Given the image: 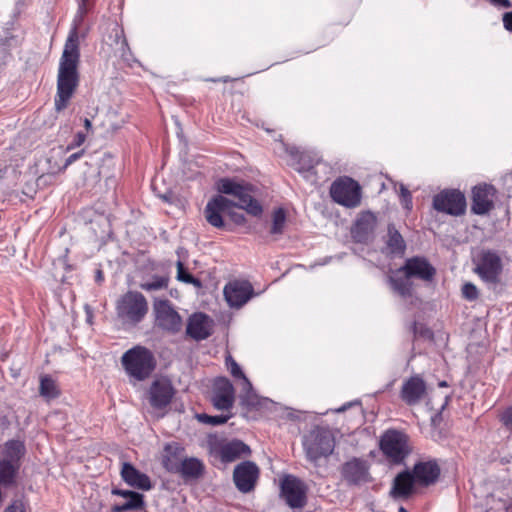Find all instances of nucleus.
<instances>
[{
    "label": "nucleus",
    "mask_w": 512,
    "mask_h": 512,
    "mask_svg": "<svg viewBox=\"0 0 512 512\" xmlns=\"http://www.w3.org/2000/svg\"><path fill=\"white\" fill-rule=\"evenodd\" d=\"M217 190L221 194L235 197L237 202L223 195H216L211 198L204 209L205 218L211 226L223 228L225 223L222 215L230 214L233 207L243 209L253 216L262 214V206L253 196L252 185L231 178H221L217 181Z\"/></svg>",
    "instance_id": "f257e3e1"
},
{
    "label": "nucleus",
    "mask_w": 512,
    "mask_h": 512,
    "mask_svg": "<svg viewBox=\"0 0 512 512\" xmlns=\"http://www.w3.org/2000/svg\"><path fill=\"white\" fill-rule=\"evenodd\" d=\"M88 10L78 7L73 19L72 28L65 42L59 61L57 75V91L54 99L56 111L64 110L79 84L78 63L80 58L78 45V28Z\"/></svg>",
    "instance_id": "f03ea898"
},
{
    "label": "nucleus",
    "mask_w": 512,
    "mask_h": 512,
    "mask_svg": "<svg viewBox=\"0 0 512 512\" xmlns=\"http://www.w3.org/2000/svg\"><path fill=\"white\" fill-rule=\"evenodd\" d=\"M474 272L478 275L487 289L497 294L503 289L502 273L503 260L493 250H482L474 258Z\"/></svg>",
    "instance_id": "7ed1b4c3"
},
{
    "label": "nucleus",
    "mask_w": 512,
    "mask_h": 512,
    "mask_svg": "<svg viewBox=\"0 0 512 512\" xmlns=\"http://www.w3.org/2000/svg\"><path fill=\"white\" fill-rule=\"evenodd\" d=\"M121 363L127 375L137 381L150 377L156 367L153 353L143 346L127 350L121 357Z\"/></svg>",
    "instance_id": "20e7f679"
},
{
    "label": "nucleus",
    "mask_w": 512,
    "mask_h": 512,
    "mask_svg": "<svg viewBox=\"0 0 512 512\" xmlns=\"http://www.w3.org/2000/svg\"><path fill=\"white\" fill-rule=\"evenodd\" d=\"M379 448L385 458L392 464L404 463L412 449L409 444V436L401 430L387 429L380 436Z\"/></svg>",
    "instance_id": "39448f33"
},
{
    "label": "nucleus",
    "mask_w": 512,
    "mask_h": 512,
    "mask_svg": "<svg viewBox=\"0 0 512 512\" xmlns=\"http://www.w3.org/2000/svg\"><path fill=\"white\" fill-rule=\"evenodd\" d=\"M303 447L307 459L316 464L333 453L335 439L329 429L316 427L304 436Z\"/></svg>",
    "instance_id": "423d86ee"
},
{
    "label": "nucleus",
    "mask_w": 512,
    "mask_h": 512,
    "mask_svg": "<svg viewBox=\"0 0 512 512\" xmlns=\"http://www.w3.org/2000/svg\"><path fill=\"white\" fill-rule=\"evenodd\" d=\"M330 195L334 202L346 208L358 207L361 203V187L350 177L336 179L330 187Z\"/></svg>",
    "instance_id": "0eeeda50"
},
{
    "label": "nucleus",
    "mask_w": 512,
    "mask_h": 512,
    "mask_svg": "<svg viewBox=\"0 0 512 512\" xmlns=\"http://www.w3.org/2000/svg\"><path fill=\"white\" fill-rule=\"evenodd\" d=\"M116 310L125 320H142L148 312V303L140 292L128 291L118 299Z\"/></svg>",
    "instance_id": "6e6552de"
},
{
    "label": "nucleus",
    "mask_w": 512,
    "mask_h": 512,
    "mask_svg": "<svg viewBox=\"0 0 512 512\" xmlns=\"http://www.w3.org/2000/svg\"><path fill=\"white\" fill-rule=\"evenodd\" d=\"M223 295L230 308L241 309L258 294L249 281L232 280L224 286Z\"/></svg>",
    "instance_id": "1a4fd4ad"
},
{
    "label": "nucleus",
    "mask_w": 512,
    "mask_h": 512,
    "mask_svg": "<svg viewBox=\"0 0 512 512\" xmlns=\"http://www.w3.org/2000/svg\"><path fill=\"white\" fill-rule=\"evenodd\" d=\"M342 479L349 486H360L372 480L370 465L367 460L353 457L342 464L340 468Z\"/></svg>",
    "instance_id": "9d476101"
},
{
    "label": "nucleus",
    "mask_w": 512,
    "mask_h": 512,
    "mask_svg": "<svg viewBox=\"0 0 512 512\" xmlns=\"http://www.w3.org/2000/svg\"><path fill=\"white\" fill-rule=\"evenodd\" d=\"M280 494L291 508H302L306 504L304 483L294 475H285L280 482Z\"/></svg>",
    "instance_id": "9b49d317"
},
{
    "label": "nucleus",
    "mask_w": 512,
    "mask_h": 512,
    "mask_svg": "<svg viewBox=\"0 0 512 512\" xmlns=\"http://www.w3.org/2000/svg\"><path fill=\"white\" fill-rule=\"evenodd\" d=\"M433 207L439 212L459 216L466 210V199L458 190H444L434 196Z\"/></svg>",
    "instance_id": "f8f14e48"
},
{
    "label": "nucleus",
    "mask_w": 512,
    "mask_h": 512,
    "mask_svg": "<svg viewBox=\"0 0 512 512\" xmlns=\"http://www.w3.org/2000/svg\"><path fill=\"white\" fill-rule=\"evenodd\" d=\"M213 406L217 410L228 411L235 403V389L231 381L226 377H216L212 386Z\"/></svg>",
    "instance_id": "ddd939ff"
},
{
    "label": "nucleus",
    "mask_w": 512,
    "mask_h": 512,
    "mask_svg": "<svg viewBox=\"0 0 512 512\" xmlns=\"http://www.w3.org/2000/svg\"><path fill=\"white\" fill-rule=\"evenodd\" d=\"M259 474L260 470L254 462L243 461L235 466L233 481L240 492L249 493L254 490Z\"/></svg>",
    "instance_id": "4468645a"
},
{
    "label": "nucleus",
    "mask_w": 512,
    "mask_h": 512,
    "mask_svg": "<svg viewBox=\"0 0 512 512\" xmlns=\"http://www.w3.org/2000/svg\"><path fill=\"white\" fill-rule=\"evenodd\" d=\"M411 279H419L424 282H431L435 275L436 269L434 266L422 256H414L406 259L404 265L398 269Z\"/></svg>",
    "instance_id": "2eb2a0df"
},
{
    "label": "nucleus",
    "mask_w": 512,
    "mask_h": 512,
    "mask_svg": "<svg viewBox=\"0 0 512 512\" xmlns=\"http://www.w3.org/2000/svg\"><path fill=\"white\" fill-rule=\"evenodd\" d=\"M496 190L492 185L475 186L472 190L471 211L476 215H485L494 207Z\"/></svg>",
    "instance_id": "dca6fc26"
},
{
    "label": "nucleus",
    "mask_w": 512,
    "mask_h": 512,
    "mask_svg": "<svg viewBox=\"0 0 512 512\" xmlns=\"http://www.w3.org/2000/svg\"><path fill=\"white\" fill-rule=\"evenodd\" d=\"M427 393L424 379L420 375H414L402 384L400 397L408 406L419 404Z\"/></svg>",
    "instance_id": "f3484780"
},
{
    "label": "nucleus",
    "mask_w": 512,
    "mask_h": 512,
    "mask_svg": "<svg viewBox=\"0 0 512 512\" xmlns=\"http://www.w3.org/2000/svg\"><path fill=\"white\" fill-rule=\"evenodd\" d=\"M174 389L167 380H155L149 389V401L153 408L163 409L168 406L173 398Z\"/></svg>",
    "instance_id": "a211bd4d"
},
{
    "label": "nucleus",
    "mask_w": 512,
    "mask_h": 512,
    "mask_svg": "<svg viewBox=\"0 0 512 512\" xmlns=\"http://www.w3.org/2000/svg\"><path fill=\"white\" fill-rule=\"evenodd\" d=\"M440 467L436 461L417 462L411 472L416 483L422 486L434 484L440 476Z\"/></svg>",
    "instance_id": "6ab92c4d"
},
{
    "label": "nucleus",
    "mask_w": 512,
    "mask_h": 512,
    "mask_svg": "<svg viewBox=\"0 0 512 512\" xmlns=\"http://www.w3.org/2000/svg\"><path fill=\"white\" fill-rule=\"evenodd\" d=\"M416 482L409 470H404L394 478L389 495L393 499H407L413 492Z\"/></svg>",
    "instance_id": "aec40b11"
},
{
    "label": "nucleus",
    "mask_w": 512,
    "mask_h": 512,
    "mask_svg": "<svg viewBox=\"0 0 512 512\" xmlns=\"http://www.w3.org/2000/svg\"><path fill=\"white\" fill-rule=\"evenodd\" d=\"M121 477L126 484L133 488L144 491H148L152 488L149 476L136 469L131 463H123Z\"/></svg>",
    "instance_id": "412c9836"
},
{
    "label": "nucleus",
    "mask_w": 512,
    "mask_h": 512,
    "mask_svg": "<svg viewBox=\"0 0 512 512\" xmlns=\"http://www.w3.org/2000/svg\"><path fill=\"white\" fill-rule=\"evenodd\" d=\"M376 226V217L371 212H363L357 218L352 228V236L359 243L366 242Z\"/></svg>",
    "instance_id": "4be33fe9"
},
{
    "label": "nucleus",
    "mask_w": 512,
    "mask_h": 512,
    "mask_svg": "<svg viewBox=\"0 0 512 512\" xmlns=\"http://www.w3.org/2000/svg\"><path fill=\"white\" fill-rule=\"evenodd\" d=\"M286 152L290 156L289 165H291L299 173H308L318 163V160L309 153L300 151L295 146L287 147Z\"/></svg>",
    "instance_id": "5701e85b"
},
{
    "label": "nucleus",
    "mask_w": 512,
    "mask_h": 512,
    "mask_svg": "<svg viewBox=\"0 0 512 512\" xmlns=\"http://www.w3.org/2000/svg\"><path fill=\"white\" fill-rule=\"evenodd\" d=\"M250 447L240 440H232L220 446L219 455L224 463L233 462L242 456L249 455Z\"/></svg>",
    "instance_id": "b1692460"
},
{
    "label": "nucleus",
    "mask_w": 512,
    "mask_h": 512,
    "mask_svg": "<svg viewBox=\"0 0 512 512\" xmlns=\"http://www.w3.org/2000/svg\"><path fill=\"white\" fill-rule=\"evenodd\" d=\"M184 448L177 442L167 443L164 446L162 464L169 472H176L182 461Z\"/></svg>",
    "instance_id": "393cba45"
},
{
    "label": "nucleus",
    "mask_w": 512,
    "mask_h": 512,
    "mask_svg": "<svg viewBox=\"0 0 512 512\" xmlns=\"http://www.w3.org/2000/svg\"><path fill=\"white\" fill-rule=\"evenodd\" d=\"M108 40L111 41L110 45L115 46V52L118 53L121 58L128 60L130 48L124 36V30L117 23L112 24Z\"/></svg>",
    "instance_id": "a878e982"
},
{
    "label": "nucleus",
    "mask_w": 512,
    "mask_h": 512,
    "mask_svg": "<svg viewBox=\"0 0 512 512\" xmlns=\"http://www.w3.org/2000/svg\"><path fill=\"white\" fill-rule=\"evenodd\" d=\"M20 468L21 463L0 459V485L4 487L15 485Z\"/></svg>",
    "instance_id": "bb28decb"
},
{
    "label": "nucleus",
    "mask_w": 512,
    "mask_h": 512,
    "mask_svg": "<svg viewBox=\"0 0 512 512\" xmlns=\"http://www.w3.org/2000/svg\"><path fill=\"white\" fill-rule=\"evenodd\" d=\"M398 271L389 276L388 283L396 294L401 296L402 298H408L412 295L413 284L411 282V278L403 274L402 276L398 275Z\"/></svg>",
    "instance_id": "cd10ccee"
},
{
    "label": "nucleus",
    "mask_w": 512,
    "mask_h": 512,
    "mask_svg": "<svg viewBox=\"0 0 512 512\" xmlns=\"http://www.w3.org/2000/svg\"><path fill=\"white\" fill-rule=\"evenodd\" d=\"M26 453L25 444L20 440H8L4 445L3 458L4 460L13 463H21L22 458Z\"/></svg>",
    "instance_id": "c85d7f7f"
},
{
    "label": "nucleus",
    "mask_w": 512,
    "mask_h": 512,
    "mask_svg": "<svg viewBox=\"0 0 512 512\" xmlns=\"http://www.w3.org/2000/svg\"><path fill=\"white\" fill-rule=\"evenodd\" d=\"M153 310L155 320H181L179 314L167 299H155Z\"/></svg>",
    "instance_id": "c756f323"
},
{
    "label": "nucleus",
    "mask_w": 512,
    "mask_h": 512,
    "mask_svg": "<svg viewBox=\"0 0 512 512\" xmlns=\"http://www.w3.org/2000/svg\"><path fill=\"white\" fill-rule=\"evenodd\" d=\"M212 333L210 322H187L186 335L195 341L205 340Z\"/></svg>",
    "instance_id": "7c9ffc66"
},
{
    "label": "nucleus",
    "mask_w": 512,
    "mask_h": 512,
    "mask_svg": "<svg viewBox=\"0 0 512 512\" xmlns=\"http://www.w3.org/2000/svg\"><path fill=\"white\" fill-rule=\"evenodd\" d=\"M203 472V464L196 458H186L178 465L175 473H180L184 478H198Z\"/></svg>",
    "instance_id": "2f4dec72"
},
{
    "label": "nucleus",
    "mask_w": 512,
    "mask_h": 512,
    "mask_svg": "<svg viewBox=\"0 0 512 512\" xmlns=\"http://www.w3.org/2000/svg\"><path fill=\"white\" fill-rule=\"evenodd\" d=\"M386 245L392 254L402 255L405 252L406 243L394 225L388 226V239L386 241Z\"/></svg>",
    "instance_id": "473e14b6"
},
{
    "label": "nucleus",
    "mask_w": 512,
    "mask_h": 512,
    "mask_svg": "<svg viewBox=\"0 0 512 512\" xmlns=\"http://www.w3.org/2000/svg\"><path fill=\"white\" fill-rule=\"evenodd\" d=\"M241 386L242 391L239 396L240 405L248 411L258 409V407L261 405V400L253 391V386L251 385L250 388L246 387L245 385Z\"/></svg>",
    "instance_id": "72a5a7b5"
},
{
    "label": "nucleus",
    "mask_w": 512,
    "mask_h": 512,
    "mask_svg": "<svg viewBox=\"0 0 512 512\" xmlns=\"http://www.w3.org/2000/svg\"><path fill=\"white\" fill-rule=\"evenodd\" d=\"M145 502H144V496L138 492H135L131 495L128 500L120 505H114L111 508V512H126L129 510H136L140 511L144 508Z\"/></svg>",
    "instance_id": "f704fd0d"
},
{
    "label": "nucleus",
    "mask_w": 512,
    "mask_h": 512,
    "mask_svg": "<svg viewBox=\"0 0 512 512\" xmlns=\"http://www.w3.org/2000/svg\"><path fill=\"white\" fill-rule=\"evenodd\" d=\"M39 393L47 400L55 399L60 395L57 383L50 376H43L40 379Z\"/></svg>",
    "instance_id": "c9c22d12"
},
{
    "label": "nucleus",
    "mask_w": 512,
    "mask_h": 512,
    "mask_svg": "<svg viewBox=\"0 0 512 512\" xmlns=\"http://www.w3.org/2000/svg\"><path fill=\"white\" fill-rule=\"evenodd\" d=\"M272 223L270 227V234L272 236H281L286 227V213L283 208H277L272 212Z\"/></svg>",
    "instance_id": "e433bc0d"
},
{
    "label": "nucleus",
    "mask_w": 512,
    "mask_h": 512,
    "mask_svg": "<svg viewBox=\"0 0 512 512\" xmlns=\"http://www.w3.org/2000/svg\"><path fill=\"white\" fill-rule=\"evenodd\" d=\"M226 367L227 369L229 370L230 374L232 375V377L235 379V380H241V385H245L246 387L250 388L251 387V382L250 380L246 377V375L244 374V372L242 371L241 367L239 366V364L233 359L232 356H228L226 357Z\"/></svg>",
    "instance_id": "4c0bfd02"
},
{
    "label": "nucleus",
    "mask_w": 512,
    "mask_h": 512,
    "mask_svg": "<svg viewBox=\"0 0 512 512\" xmlns=\"http://www.w3.org/2000/svg\"><path fill=\"white\" fill-rule=\"evenodd\" d=\"M169 279L166 276L154 275L150 280L140 284L145 291H158L168 287Z\"/></svg>",
    "instance_id": "58836bf2"
},
{
    "label": "nucleus",
    "mask_w": 512,
    "mask_h": 512,
    "mask_svg": "<svg viewBox=\"0 0 512 512\" xmlns=\"http://www.w3.org/2000/svg\"><path fill=\"white\" fill-rule=\"evenodd\" d=\"M411 329L417 338L424 340H433L434 338L433 331L426 326L425 322H413Z\"/></svg>",
    "instance_id": "ea45409f"
},
{
    "label": "nucleus",
    "mask_w": 512,
    "mask_h": 512,
    "mask_svg": "<svg viewBox=\"0 0 512 512\" xmlns=\"http://www.w3.org/2000/svg\"><path fill=\"white\" fill-rule=\"evenodd\" d=\"M230 418H231V415H215V416H210V415L205 414V413L197 415V419L200 422H202L204 424H209V425H212V426H218V425L224 424Z\"/></svg>",
    "instance_id": "a19ab883"
},
{
    "label": "nucleus",
    "mask_w": 512,
    "mask_h": 512,
    "mask_svg": "<svg viewBox=\"0 0 512 512\" xmlns=\"http://www.w3.org/2000/svg\"><path fill=\"white\" fill-rule=\"evenodd\" d=\"M177 279L184 283L194 284L195 286L201 285L198 279L186 271L184 264L181 261L177 262Z\"/></svg>",
    "instance_id": "79ce46f5"
},
{
    "label": "nucleus",
    "mask_w": 512,
    "mask_h": 512,
    "mask_svg": "<svg viewBox=\"0 0 512 512\" xmlns=\"http://www.w3.org/2000/svg\"><path fill=\"white\" fill-rule=\"evenodd\" d=\"M462 295L467 300H475L478 297V289L473 283L467 282L462 286Z\"/></svg>",
    "instance_id": "37998d69"
},
{
    "label": "nucleus",
    "mask_w": 512,
    "mask_h": 512,
    "mask_svg": "<svg viewBox=\"0 0 512 512\" xmlns=\"http://www.w3.org/2000/svg\"><path fill=\"white\" fill-rule=\"evenodd\" d=\"M500 422L506 429L512 431V405L500 414Z\"/></svg>",
    "instance_id": "c03bdc74"
},
{
    "label": "nucleus",
    "mask_w": 512,
    "mask_h": 512,
    "mask_svg": "<svg viewBox=\"0 0 512 512\" xmlns=\"http://www.w3.org/2000/svg\"><path fill=\"white\" fill-rule=\"evenodd\" d=\"M86 140V134L83 132H78L74 136L73 140L67 145L66 150L70 151L72 149H75L77 147H80Z\"/></svg>",
    "instance_id": "a18cd8bd"
},
{
    "label": "nucleus",
    "mask_w": 512,
    "mask_h": 512,
    "mask_svg": "<svg viewBox=\"0 0 512 512\" xmlns=\"http://www.w3.org/2000/svg\"><path fill=\"white\" fill-rule=\"evenodd\" d=\"M85 153V150L82 149L78 152H75L73 154H71L64 162V165L59 168V171L62 172L64 171L68 166H70L71 164H73L74 162H76L77 160H79Z\"/></svg>",
    "instance_id": "49530a36"
},
{
    "label": "nucleus",
    "mask_w": 512,
    "mask_h": 512,
    "mask_svg": "<svg viewBox=\"0 0 512 512\" xmlns=\"http://www.w3.org/2000/svg\"><path fill=\"white\" fill-rule=\"evenodd\" d=\"M4 512H25V509L21 501L15 500L8 507H6Z\"/></svg>",
    "instance_id": "de8ad7c7"
},
{
    "label": "nucleus",
    "mask_w": 512,
    "mask_h": 512,
    "mask_svg": "<svg viewBox=\"0 0 512 512\" xmlns=\"http://www.w3.org/2000/svg\"><path fill=\"white\" fill-rule=\"evenodd\" d=\"M400 201H401L402 206L406 210L410 211L412 209L413 204H412V196H411V194H406V196L400 197Z\"/></svg>",
    "instance_id": "09e8293b"
},
{
    "label": "nucleus",
    "mask_w": 512,
    "mask_h": 512,
    "mask_svg": "<svg viewBox=\"0 0 512 512\" xmlns=\"http://www.w3.org/2000/svg\"><path fill=\"white\" fill-rule=\"evenodd\" d=\"M503 24L506 30L512 32V12L503 15Z\"/></svg>",
    "instance_id": "8fccbe9b"
},
{
    "label": "nucleus",
    "mask_w": 512,
    "mask_h": 512,
    "mask_svg": "<svg viewBox=\"0 0 512 512\" xmlns=\"http://www.w3.org/2000/svg\"><path fill=\"white\" fill-rule=\"evenodd\" d=\"M135 491H131V490H123V489H113L112 490V494L113 495H118V496H121V497H124V498H130L132 494H134Z\"/></svg>",
    "instance_id": "3c124183"
},
{
    "label": "nucleus",
    "mask_w": 512,
    "mask_h": 512,
    "mask_svg": "<svg viewBox=\"0 0 512 512\" xmlns=\"http://www.w3.org/2000/svg\"><path fill=\"white\" fill-rule=\"evenodd\" d=\"M491 4L494 6H499L503 8H510L511 2L509 0H489Z\"/></svg>",
    "instance_id": "603ef678"
},
{
    "label": "nucleus",
    "mask_w": 512,
    "mask_h": 512,
    "mask_svg": "<svg viewBox=\"0 0 512 512\" xmlns=\"http://www.w3.org/2000/svg\"><path fill=\"white\" fill-rule=\"evenodd\" d=\"M232 218V220L236 223V224H242L244 221H245V217L243 214H238V213H232L230 211V214H229Z\"/></svg>",
    "instance_id": "864d4df0"
},
{
    "label": "nucleus",
    "mask_w": 512,
    "mask_h": 512,
    "mask_svg": "<svg viewBox=\"0 0 512 512\" xmlns=\"http://www.w3.org/2000/svg\"><path fill=\"white\" fill-rule=\"evenodd\" d=\"M11 42H16V39L13 36L6 37L4 40L1 39L0 47H3V49H5L6 46H11Z\"/></svg>",
    "instance_id": "5fc2aeb1"
},
{
    "label": "nucleus",
    "mask_w": 512,
    "mask_h": 512,
    "mask_svg": "<svg viewBox=\"0 0 512 512\" xmlns=\"http://www.w3.org/2000/svg\"><path fill=\"white\" fill-rule=\"evenodd\" d=\"M188 320H201V321H204V320H209L208 316L203 314V313H194L193 315H191Z\"/></svg>",
    "instance_id": "6e6d98bb"
},
{
    "label": "nucleus",
    "mask_w": 512,
    "mask_h": 512,
    "mask_svg": "<svg viewBox=\"0 0 512 512\" xmlns=\"http://www.w3.org/2000/svg\"><path fill=\"white\" fill-rule=\"evenodd\" d=\"M78 7H83L85 10H89V0H78Z\"/></svg>",
    "instance_id": "4d7b16f0"
},
{
    "label": "nucleus",
    "mask_w": 512,
    "mask_h": 512,
    "mask_svg": "<svg viewBox=\"0 0 512 512\" xmlns=\"http://www.w3.org/2000/svg\"><path fill=\"white\" fill-rule=\"evenodd\" d=\"M406 194H411L409 190L403 185H400V197L406 196Z\"/></svg>",
    "instance_id": "13d9d810"
},
{
    "label": "nucleus",
    "mask_w": 512,
    "mask_h": 512,
    "mask_svg": "<svg viewBox=\"0 0 512 512\" xmlns=\"http://www.w3.org/2000/svg\"><path fill=\"white\" fill-rule=\"evenodd\" d=\"M84 126L87 130H90L92 128V123L88 118L84 119Z\"/></svg>",
    "instance_id": "bf43d9fd"
},
{
    "label": "nucleus",
    "mask_w": 512,
    "mask_h": 512,
    "mask_svg": "<svg viewBox=\"0 0 512 512\" xmlns=\"http://www.w3.org/2000/svg\"><path fill=\"white\" fill-rule=\"evenodd\" d=\"M102 279H103V274L100 270H98L97 274H96V280L101 281Z\"/></svg>",
    "instance_id": "052dcab7"
},
{
    "label": "nucleus",
    "mask_w": 512,
    "mask_h": 512,
    "mask_svg": "<svg viewBox=\"0 0 512 512\" xmlns=\"http://www.w3.org/2000/svg\"><path fill=\"white\" fill-rule=\"evenodd\" d=\"M351 405V403H349L348 405H343L341 408L337 409V412H344L347 409V407Z\"/></svg>",
    "instance_id": "680f3d73"
},
{
    "label": "nucleus",
    "mask_w": 512,
    "mask_h": 512,
    "mask_svg": "<svg viewBox=\"0 0 512 512\" xmlns=\"http://www.w3.org/2000/svg\"><path fill=\"white\" fill-rule=\"evenodd\" d=\"M439 418H440V414H436L435 416H433L431 419L432 423L435 424L436 422H438Z\"/></svg>",
    "instance_id": "e2e57ef3"
},
{
    "label": "nucleus",
    "mask_w": 512,
    "mask_h": 512,
    "mask_svg": "<svg viewBox=\"0 0 512 512\" xmlns=\"http://www.w3.org/2000/svg\"><path fill=\"white\" fill-rule=\"evenodd\" d=\"M166 324H167V322H163V321L159 322V325L161 328H168Z\"/></svg>",
    "instance_id": "0e129e2a"
},
{
    "label": "nucleus",
    "mask_w": 512,
    "mask_h": 512,
    "mask_svg": "<svg viewBox=\"0 0 512 512\" xmlns=\"http://www.w3.org/2000/svg\"><path fill=\"white\" fill-rule=\"evenodd\" d=\"M439 386L446 387L447 386V382L446 381H442V382L439 383Z\"/></svg>",
    "instance_id": "69168bd1"
},
{
    "label": "nucleus",
    "mask_w": 512,
    "mask_h": 512,
    "mask_svg": "<svg viewBox=\"0 0 512 512\" xmlns=\"http://www.w3.org/2000/svg\"><path fill=\"white\" fill-rule=\"evenodd\" d=\"M448 399H449V397H448V396H445V403L442 405V409H444L445 405H446V404H447V402H448Z\"/></svg>",
    "instance_id": "338daca9"
},
{
    "label": "nucleus",
    "mask_w": 512,
    "mask_h": 512,
    "mask_svg": "<svg viewBox=\"0 0 512 512\" xmlns=\"http://www.w3.org/2000/svg\"><path fill=\"white\" fill-rule=\"evenodd\" d=\"M400 512H406V510L402 507L400 508Z\"/></svg>",
    "instance_id": "774afa93"
}]
</instances>
